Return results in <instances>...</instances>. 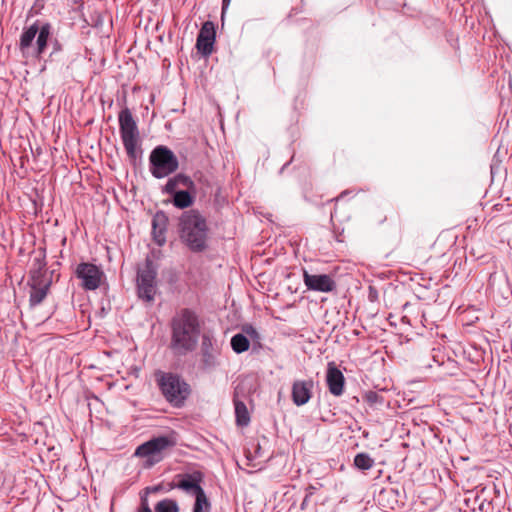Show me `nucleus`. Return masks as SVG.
Instances as JSON below:
<instances>
[{"label": "nucleus", "instance_id": "obj_1", "mask_svg": "<svg viewBox=\"0 0 512 512\" xmlns=\"http://www.w3.org/2000/svg\"><path fill=\"white\" fill-rule=\"evenodd\" d=\"M199 333L197 315L189 309L181 310L172 320V349L181 355L192 351L197 344Z\"/></svg>", "mask_w": 512, "mask_h": 512}, {"label": "nucleus", "instance_id": "obj_2", "mask_svg": "<svg viewBox=\"0 0 512 512\" xmlns=\"http://www.w3.org/2000/svg\"><path fill=\"white\" fill-rule=\"evenodd\" d=\"M180 238L193 251H202L206 247L207 224L205 218L197 211L190 210L180 218Z\"/></svg>", "mask_w": 512, "mask_h": 512}, {"label": "nucleus", "instance_id": "obj_3", "mask_svg": "<svg viewBox=\"0 0 512 512\" xmlns=\"http://www.w3.org/2000/svg\"><path fill=\"white\" fill-rule=\"evenodd\" d=\"M119 131L123 146L128 158L135 162L138 153H141V138L138 125L128 108L122 109L118 114Z\"/></svg>", "mask_w": 512, "mask_h": 512}, {"label": "nucleus", "instance_id": "obj_4", "mask_svg": "<svg viewBox=\"0 0 512 512\" xmlns=\"http://www.w3.org/2000/svg\"><path fill=\"white\" fill-rule=\"evenodd\" d=\"M158 386L164 398L174 407H181L190 394V386L178 375L158 372L156 374Z\"/></svg>", "mask_w": 512, "mask_h": 512}, {"label": "nucleus", "instance_id": "obj_5", "mask_svg": "<svg viewBox=\"0 0 512 512\" xmlns=\"http://www.w3.org/2000/svg\"><path fill=\"white\" fill-rule=\"evenodd\" d=\"M176 445L173 436H159L141 444L135 450L134 455L145 459V467H152L163 460L167 450Z\"/></svg>", "mask_w": 512, "mask_h": 512}, {"label": "nucleus", "instance_id": "obj_6", "mask_svg": "<svg viewBox=\"0 0 512 512\" xmlns=\"http://www.w3.org/2000/svg\"><path fill=\"white\" fill-rule=\"evenodd\" d=\"M150 172L161 179L174 173L179 167L176 155L168 147L159 145L155 147L149 156Z\"/></svg>", "mask_w": 512, "mask_h": 512}, {"label": "nucleus", "instance_id": "obj_7", "mask_svg": "<svg viewBox=\"0 0 512 512\" xmlns=\"http://www.w3.org/2000/svg\"><path fill=\"white\" fill-rule=\"evenodd\" d=\"M157 267L150 258L139 266L137 273L138 296L148 303L154 301L156 294Z\"/></svg>", "mask_w": 512, "mask_h": 512}, {"label": "nucleus", "instance_id": "obj_8", "mask_svg": "<svg viewBox=\"0 0 512 512\" xmlns=\"http://www.w3.org/2000/svg\"><path fill=\"white\" fill-rule=\"evenodd\" d=\"M76 277L81 281L80 286L85 290H96L104 277L103 271L92 263H80L75 270Z\"/></svg>", "mask_w": 512, "mask_h": 512}, {"label": "nucleus", "instance_id": "obj_9", "mask_svg": "<svg viewBox=\"0 0 512 512\" xmlns=\"http://www.w3.org/2000/svg\"><path fill=\"white\" fill-rule=\"evenodd\" d=\"M303 281L308 290L328 293L335 289V281L326 274H310L303 271Z\"/></svg>", "mask_w": 512, "mask_h": 512}, {"label": "nucleus", "instance_id": "obj_10", "mask_svg": "<svg viewBox=\"0 0 512 512\" xmlns=\"http://www.w3.org/2000/svg\"><path fill=\"white\" fill-rule=\"evenodd\" d=\"M215 26L213 22L206 21L203 23L197 36L196 47L199 52L207 56L213 52L215 42Z\"/></svg>", "mask_w": 512, "mask_h": 512}, {"label": "nucleus", "instance_id": "obj_11", "mask_svg": "<svg viewBox=\"0 0 512 512\" xmlns=\"http://www.w3.org/2000/svg\"><path fill=\"white\" fill-rule=\"evenodd\" d=\"M52 284V278H39L34 277L29 279L28 285L30 287L29 302L31 306L39 305L46 298L50 286Z\"/></svg>", "mask_w": 512, "mask_h": 512}, {"label": "nucleus", "instance_id": "obj_12", "mask_svg": "<svg viewBox=\"0 0 512 512\" xmlns=\"http://www.w3.org/2000/svg\"><path fill=\"white\" fill-rule=\"evenodd\" d=\"M314 382L312 379L296 380L292 384L291 397L296 406H302L312 397Z\"/></svg>", "mask_w": 512, "mask_h": 512}, {"label": "nucleus", "instance_id": "obj_13", "mask_svg": "<svg viewBox=\"0 0 512 512\" xmlns=\"http://www.w3.org/2000/svg\"><path fill=\"white\" fill-rule=\"evenodd\" d=\"M326 383L329 392L334 396H341L344 392L345 377L340 369L335 365L334 362L328 363Z\"/></svg>", "mask_w": 512, "mask_h": 512}, {"label": "nucleus", "instance_id": "obj_14", "mask_svg": "<svg viewBox=\"0 0 512 512\" xmlns=\"http://www.w3.org/2000/svg\"><path fill=\"white\" fill-rule=\"evenodd\" d=\"M218 350L213 346L211 337L207 334L202 336V342L200 347V366L203 370H210L216 365V356Z\"/></svg>", "mask_w": 512, "mask_h": 512}, {"label": "nucleus", "instance_id": "obj_15", "mask_svg": "<svg viewBox=\"0 0 512 512\" xmlns=\"http://www.w3.org/2000/svg\"><path fill=\"white\" fill-rule=\"evenodd\" d=\"M45 258V251L42 249H39L34 253L32 265L29 272V279H33L34 277L37 276L39 278H52V276L48 275L47 273Z\"/></svg>", "mask_w": 512, "mask_h": 512}, {"label": "nucleus", "instance_id": "obj_16", "mask_svg": "<svg viewBox=\"0 0 512 512\" xmlns=\"http://www.w3.org/2000/svg\"><path fill=\"white\" fill-rule=\"evenodd\" d=\"M179 481L175 485H171V488L177 487L186 492L193 493L195 496L199 495L204 490L199 485L200 477L191 474L178 475Z\"/></svg>", "mask_w": 512, "mask_h": 512}, {"label": "nucleus", "instance_id": "obj_17", "mask_svg": "<svg viewBox=\"0 0 512 512\" xmlns=\"http://www.w3.org/2000/svg\"><path fill=\"white\" fill-rule=\"evenodd\" d=\"M178 187H184L187 190H195L193 180L189 176L180 173L167 181L164 186V192L172 194Z\"/></svg>", "mask_w": 512, "mask_h": 512}, {"label": "nucleus", "instance_id": "obj_18", "mask_svg": "<svg viewBox=\"0 0 512 512\" xmlns=\"http://www.w3.org/2000/svg\"><path fill=\"white\" fill-rule=\"evenodd\" d=\"M38 33V26L36 24L27 28L20 37L19 48L22 54L31 46L36 34Z\"/></svg>", "mask_w": 512, "mask_h": 512}, {"label": "nucleus", "instance_id": "obj_19", "mask_svg": "<svg viewBox=\"0 0 512 512\" xmlns=\"http://www.w3.org/2000/svg\"><path fill=\"white\" fill-rule=\"evenodd\" d=\"M236 423L239 426H247L250 422V415L244 402L234 399Z\"/></svg>", "mask_w": 512, "mask_h": 512}, {"label": "nucleus", "instance_id": "obj_20", "mask_svg": "<svg viewBox=\"0 0 512 512\" xmlns=\"http://www.w3.org/2000/svg\"><path fill=\"white\" fill-rule=\"evenodd\" d=\"M172 194L174 195L173 204L177 208L184 209L190 207L193 204V197L188 190H175V192Z\"/></svg>", "mask_w": 512, "mask_h": 512}, {"label": "nucleus", "instance_id": "obj_21", "mask_svg": "<svg viewBox=\"0 0 512 512\" xmlns=\"http://www.w3.org/2000/svg\"><path fill=\"white\" fill-rule=\"evenodd\" d=\"M50 35V26L48 24L43 25L40 29L38 28V37L36 40L37 44V55H41L47 46L48 37Z\"/></svg>", "mask_w": 512, "mask_h": 512}, {"label": "nucleus", "instance_id": "obj_22", "mask_svg": "<svg viewBox=\"0 0 512 512\" xmlns=\"http://www.w3.org/2000/svg\"><path fill=\"white\" fill-rule=\"evenodd\" d=\"M231 347L236 353L240 354L249 349L250 343L245 335L238 333L231 338Z\"/></svg>", "mask_w": 512, "mask_h": 512}, {"label": "nucleus", "instance_id": "obj_23", "mask_svg": "<svg viewBox=\"0 0 512 512\" xmlns=\"http://www.w3.org/2000/svg\"><path fill=\"white\" fill-rule=\"evenodd\" d=\"M155 512H179V506L173 499H163L159 501L155 507Z\"/></svg>", "mask_w": 512, "mask_h": 512}, {"label": "nucleus", "instance_id": "obj_24", "mask_svg": "<svg viewBox=\"0 0 512 512\" xmlns=\"http://www.w3.org/2000/svg\"><path fill=\"white\" fill-rule=\"evenodd\" d=\"M374 460L365 453H359L354 458V465L361 470H368L372 468Z\"/></svg>", "mask_w": 512, "mask_h": 512}, {"label": "nucleus", "instance_id": "obj_25", "mask_svg": "<svg viewBox=\"0 0 512 512\" xmlns=\"http://www.w3.org/2000/svg\"><path fill=\"white\" fill-rule=\"evenodd\" d=\"M196 501L194 504L193 512H205L209 507V502L205 495V492H200L199 495L195 496Z\"/></svg>", "mask_w": 512, "mask_h": 512}, {"label": "nucleus", "instance_id": "obj_26", "mask_svg": "<svg viewBox=\"0 0 512 512\" xmlns=\"http://www.w3.org/2000/svg\"><path fill=\"white\" fill-rule=\"evenodd\" d=\"M243 332L253 339H259V333L252 325H244L242 328Z\"/></svg>", "mask_w": 512, "mask_h": 512}, {"label": "nucleus", "instance_id": "obj_27", "mask_svg": "<svg viewBox=\"0 0 512 512\" xmlns=\"http://www.w3.org/2000/svg\"><path fill=\"white\" fill-rule=\"evenodd\" d=\"M138 512H152L146 499L142 500L141 505L138 509Z\"/></svg>", "mask_w": 512, "mask_h": 512}, {"label": "nucleus", "instance_id": "obj_28", "mask_svg": "<svg viewBox=\"0 0 512 512\" xmlns=\"http://www.w3.org/2000/svg\"><path fill=\"white\" fill-rule=\"evenodd\" d=\"M377 399H378V395L374 392H370L366 395V400L371 404L375 403L377 401Z\"/></svg>", "mask_w": 512, "mask_h": 512}, {"label": "nucleus", "instance_id": "obj_29", "mask_svg": "<svg viewBox=\"0 0 512 512\" xmlns=\"http://www.w3.org/2000/svg\"><path fill=\"white\" fill-rule=\"evenodd\" d=\"M231 0H223L222 10L223 12L226 10V8L229 6Z\"/></svg>", "mask_w": 512, "mask_h": 512}, {"label": "nucleus", "instance_id": "obj_30", "mask_svg": "<svg viewBox=\"0 0 512 512\" xmlns=\"http://www.w3.org/2000/svg\"><path fill=\"white\" fill-rule=\"evenodd\" d=\"M157 220H158V217H155L153 219V228H154V230L156 229V222H157Z\"/></svg>", "mask_w": 512, "mask_h": 512}, {"label": "nucleus", "instance_id": "obj_31", "mask_svg": "<svg viewBox=\"0 0 512 512\" xmlns=\"http://www.w3.org/2000/svg\"><path fill=\"white\" fill-rule=\"evenodd\" d=\"M260 450H261V447H260V445L258 444V445H257V448H256L255 453H256V454H260Z\"/></svg>", "mask_w": 512, "mask_h": 512}, {"label": "nucleus", "instance_id": "obj_32", "mask_svg": "<svg viewBox=\"0 0 512 512\" xmlns=\"http://www.w3.org/2000/svg\"><path fill=\"white\" fill-rule=\"evenodd\" d=\"M158 490H159V487H154V488L152 489V491H153V492H156V491H158Z\"/></svg>", "mask_w": 512, "mask_h": 512}]
</instances>
